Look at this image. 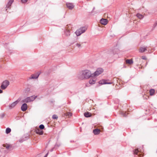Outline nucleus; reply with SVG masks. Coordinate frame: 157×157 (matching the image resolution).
<instances>
[{
    "mask_svg": "<svg viewBox=\"0 0 157 157\" xmlns=\"http://www.w3.org/2000/svg\"><path fill=\"white\" fill-rule=\"evenodd\" d=\"M92 77L90 71L87 69L82 70L77 75V77L80 80L87 79Z\"/></svg>",
    "mask_w": 157,
    "mask_h": 157,
    "instance_id": "nucleus-1",
    "label": "nucleus"
},
{
    "mask_svg": "<svg viewBox=\"0 0 157 157\" xmlns=\"http://www.w3.org/2000/svg\"><path fill=\"white\" fill-rule=\"evenodd\" d=\"M86 28L84 27H81L75 32V33L77 36H79L82 33H84L86 30Z\"/></svg>",
    "mask_w": 157,
    "mask_h": 157,
    "instance_id": "nucleus-2",
    "label": "nucleus"
},
{
    "mask_svg": "<svg viewBox=\"0 0 157 157\" xmlns=\"http://www.w3.org/2000/svg\"><path fill=\"white\" fill-rule=\"evenodd\" d=\"M37 97V96L35 95H33L29 97H28L24 99L23 102L28 103L33 101Z\"/></svg>",
    "mask_w": 157,
    "mask_h": 157,
    "instance_id": "nucleus-3",
    "label": "nucleus"
},
{
    "mask_svg": "<svg viewBox=\"0 0 157 157\" xmlns=\"http://www.w3.org/2000/svg\"><path fill=\"white\" fill-rule=\"evenodd\" d=\"M10 84L9 82L7 80L3 81L1 86V88L2 90H5L7 88Z\"/></svg>",
    "mask_w": 157,
    "mask_h": 157,
    "instance_id": "nucleus-4",
    "label": "nucleus"
},
{
    "mask_svg": "<svg viewBox=\"0 0 157 157\" xmlns=\"http://www.w3.org/2000/svg\"><path fill=\"white\" fill-rule=\"evenodd\" d=\"M103 71V70L101 68H98L94 74H92V77L96 76L101 74Z\"/></svg>",
    "mask_w": 157,
    "mask_h": 157,
    "instance_id": "nucleus-5",
    "label": "nucleus"
},
{
    "mask_svg": "<svg viewBox=\"0 0 157 157\" xmlns=\"http://www.w3.org/2000/svg\"><path fill=\"white\" fill-rule=\"evenodd\" d=\"M20 99H18L17 100L13 102L11 104H10L9 105V108L10 109H11L15 107L17 104L20 101Z\"/></svg>",
    "mask_w": 157,
    "mask_h": 157,
    "instance_id": "nucleus-6",
    "label": "nucleus"
},
{
    "mask_svg": "<svg viewBox=\"0 0 157 157\" xmlns=\"http://www.w3.org/2000/svg\"><path fill=\"white\" fill-rule=\"evenodd\" d=\"M27 104L26 103H24L21 106V109L22 111H25L27 109Z\"/></svg>",
    "mask_w": 157,
    "mask_h": 157,
    "instance_id": "nucleus-7",
    "label": "nucleus"
},
{
    "mask_svg": "<svg viewBox=\"0 0 157 157\" xmlns=\"http://www.w3.org/2000/svg\"><path fill=\"white\" fill-rule=\"evenodd\" d=\"M100 22L102 24L105 25L107 24L108 20L102 18L101 19Z\"/></svg>",
    "mask_w": 157,
    "mask_h": 157,
    "instance_id": "nucleus-8",
    "label": "nucleus"
},
{
    "mask_svg": "<svg viewBox=\"0 0 157 157\" xmlns=\"http://www.w3.org/2000/svg\"><path fill=\"white\" fill-rule=\"evenodd\" d=\"M67 7L69 9H72L74 7V6L72 3H67L66 4Z\"/></svg>",
    "mask_w": 157,
    "mask_h": 157,
    "instance_id": "nucleus-9",
    "label": "nucleus"
},
{
    "mask_svg": "<svg viewBox=\"0 0 157 157\" xmlns=\"http://www.w3.org/2000/svg\"><path fill=\"white\" fill-rule=\"evenodd\" d=\"M67 26L68 27V26L67 25ZM66 29L64 31V33L65 35L67 36H69L70 35V29H67V27H66Z\"/></svg>",
    "mask_w": 157,
    "mask_h": 157,
    "instance_id": "nucleus-10",
    "label": "nucleus"
},
{
    "mask_svg": "<svg viewBox=\"0 0 157 157\" xmlns=\"http://www.w3.org/2000/svg\"><path fill=\"white\" fill-rule=\"evenodd\" d=\"M40 73H38L36 74V75H31V77L30 78L34 79V78H38L39 75H40Z\"/></svg>",
    "mask_w": 157,
    "mask_h": 157,
    "instance_id": "nucleus-11",
    "label": "nucleus"
},
{
    "mask_svg": "<svg viewBox=\"0 0 157 157\" xmlns=\"http://www.w3.org/2000/svg\"><path fill=\"white\" fill-rule=\"evenodd\" d=\"M143 151V148H142V150L140 149V148L137 149H135L134 151V153L135 154L138 155V153L140 151L141 152H142Z\"/></svg>",
    "mask_w": 157,
    "mask_h": 157,
    "instance_id": "nucleus-12",
    "label": "nucleus"
},
{
    "mask_svg": "<svg viewBox=\"0 0 157 157\" xmlns=\"http://www.w3.org/2000/svg\"><path fill=\"white\" fill-rule=\"evenodd\" d=\"M112 83V82H106V81L105 80H103L99 82V83L101 84H111Z\"/></svg>",
    "mask_w": 157,
    "mask_h": 157,
    "instance_id": "nucleus-13",
    "label": "nucleus"
},
{
    "mask_svg": "<svg viewBox=\"0 0 157 157\" xmlns=\"http://www.w3.org/2000/svg\"><path fill=\"white\" fill-rule=\"evenodd\" d=\"M13 2V0H10L6 5V8H9L11 6Z\"/></svg>",
    "mask_w": 157,
    "mask_h": 157,
    "instance_id": "nucleus-14",
    "label": "nucleus"
},
{
    "mask_svg": "<svg viewBox=\"0 0 157 157\" xmlns=\"http://www.w3.org/2000/svg\"><path fill=\"white\" fill-rule=\"evenodd\" d=\"M147 47H141L140 49V52H143L147 50Z\"/></svg>",
    "mask_w": 157,
    "mask_h": 157,
    "instance_id": "nucleus-15",
    "label": "nucleus"
},
{
    "mask_svg": "<svg viewBox=\"0 0 157 157\" xmlns=\"http://www.w3.org/2000/svg\"><path fill=\"white\" fill-rule=\"evenodd\" d=\"M93 133L94 135H98L100 132V130L98 129H95L93 130Z\"/></svg>",
    "mask_w": 157,
    "mask_h": 157,
    "instance_id": "nucleus-16",
    "label": "nucleus"
},
{
    "mask_svg": "<svg viewBox=\"0 0 157 157\" xmlns=\"http://www.w3.org/2000/svg\"><path fill=\"white\" fill-rule=\"evenodd\" d=\"M84 116L86 117H89L91 116V114L88 112H85L84 113Z\"/></svg>",
    "mask_w": 157,
    "mask_h": 157,
    "instance_id": "nucleus-17",
    "label": "nucleus"
},
{
    "mask_svg": "<svg viewBox=\"0 0 157 157\" xmlns=\"http://www.w3.org/2000/svg\"><path fill=\"white\" fill-rule=\"evenodd\" d=\"M136 16L138 18L140 19H142L144 17V16L143 15L139 13L137 14Z\"/></svg>",
    "mask_w": 157,
    "mask_h": 157,
    "instance_id": "nucleus-18",
    "label": "nucleus"
},
{
    "mask_svg": "<svg viewBox=\"0 0 157 157\" xmlns=\"http://www.w3.org/2000/svg\"><path fill=\"white\" fill-rule=\"evenodd\" d=\"M95 81H96L95 79H91L89 80V83L90 84H93L95 83Z\"/></svg>",
    "mask_w": 157,
    "mask_h": 157,
    "instance_id": "nucleus-19",
    "label": "nucleus"
},
{
    "mask_svg": "<svg viewBox=\"0 0 157 157\" xmlns=\"http://www.w3.org/2000/svg\"><path fill=\"white\" fill-rule=\"evenodd\" d=\"M126 62L127 63H128L129 64H131L133 63V61L131 59H127L126 60Z\"/></svg>",
    "mask_w": 157,
    "mask_h": 157,
    "instance_id": "nucleus-20",
    "label": "nucleus"
},
{
    "mask_svg": "<svg viewBox=\"0 0 157 157\" xmlns=\"http://www.w3.org/2000/svg\"><path fill=\"white\" fill-rule=\"evenodd\" d=\"M155 90L153 89H151L149 90L150 94L151 95H153L155 93Z\"/></svg>",
    "mask_w": 157,
    "mask_h": 157,
    "instance_id": "nucleus-21",
    "label": "nucleus"
},
{
    "mask_svg": "<svg viewBox=\"0 0 157 157\" xmlns=\"http://www.w3.org/2000/svg\"><path fill=\"white\" fill-rule=\"evenodd\" d=\"M11 129L9 128H7L6 129V134H9L11 132Z\"/></svg>",
    "mask_w": 157,
    "mask_h": 157,
    "instance_id": "nucleus-22",
    "label": "nucleus"
},
{
    "mask_svg": "<svg viewBox=\"0 0 157 157\" xmlns=\"http://www.w3.org/2000/svg\"><path fill=\"white\" fill-rule=\"evenodd\" d=\"M36 133L42 135L43 134V132L42 131H40L39 129H38L36 131Z\"/></svg>",
    "mask_w": 157,
    "mask_h": 157,
    "instance_id": "nucleus-23",
    "label": "nucleus"
},
{
    "mask_svg": "<svg viewBox=\"0 0 157 157\" xmlns=\"http://www.w3.org/2000/svg\"><path fill=\"white\" fill-rule=\"evenodd\" d=\"M121 114L124 117H126L127 116V113L126 112L124 113L123 112H122L121 113Z\"/></svg>",
    "mask_w": 157,
    "mask_h": 157,
    "instance_id": "nucleus-24",
    "label": "nucleus"
},
{
    "mask_svg": "<svg viewBox=\"0 0 157 157\" xmlns=\"http://www.w3.org/2000/svg\"><path fill=\"white\" fill-rule=\"evenodd\" d=\"M39 127L40 129H43L44 128V126L43 124H40V125Z\"/></svg>",
    "mask_w": 157,
    "mask_h": 157,
    "instance_id": "nucleus-25",
    "label": "nucleus"
},
{
    "mask_svg": "<svg viewBox=\"0 0 157 157\" xmlns=\"http://www.w3.org/2000/svg\"><path fill=\"white\" fill-rule=\"evenodd\" d=\"M58 118V116L55 114L53 115L52 116V118L54 119H57Z\"/></svg>",
    "mask_w": 157,
    "mask_h": 157,
    "instance_id": "nucleus-26",
    "label": "nucleus"
},
{
    "mask_svg": "<svg viewBox=\"0 0 157 157\" xmlns=\"http://www.w3.org/2000/svg\"><path fill=\"white\" fill-rule=\"evenodd\" d=\"M83 42H82L81 44H79L77 43L76 44V45L77 46L78 48H80L81 47V44H83Z\"/></svg>",
    "mask_w": 157,
    "mask_h": 157,
    "instance_id": "nucleus-27",
    "label": "nucleus"
},
{
    "mask_svg": "<svg viewBox=\"0 0 157 157\" xmlns=\"http://www.w3.org/2000/svg\"><path fill=\"white\" fill-rule=\"evenodd\" d=\"M109 54H110L111 55H113L114 54H115V53H114L113 51H111L109 52Z\"/></svg>",
    "mask_w": 157,
    "mask_h": 157,
    "instance_id": "nucleus-28",
    "label": "nucleus"
},
{
    "mask_svg": "<svg viewBox=\"0 0 157 157\" xmlns=\"http://www.w3.org/2000/svg\"><path fill=\"white\" fill-rule=\"evenodd\" d=\"M5 116V114L4 113H2L0 114V117L2 118H3Z\"/></svg>",
    "mask_w": 157,
    "mask_h": 157,
    "instance_id": "nucleus-29",
    "label": "nucleus"
},
{
    "mask_svg": "<svg viewBox=\"0 0 157 157\" xmlns=\"http://www.w3.org/2000/svg\"><path fill=\"white\" fill-rule=\"evenodd\" d=\"M67 115L68 116H72V114L70 112H68L67 113Z\"/></svg>",
    "mask_w": 157,
    "mask_h": 157,
    "instance_id": "nucleus-30",
    "label": "nucleus"
},
{
    "mask_svg": "<svg viewBox=\"0 0 157 157\" xmlns=\"http://www.w3.org/2000/svg\"><path fill=\"white\" fill-rule=\"evenodd\" d=\"M21 2L23 3H26L28 1V0H21Z\"/></svg>",
    "mask_w": 157,
    "mask_h": 157,
    "instance_id": "nucleus-31",
    "label": "nucleus"
},
{
    "mask_svg": "<svg viewBox=\"0 0 157 157\" xmlns=\"http://www.w3.org/2000/svg\"><path fill=\"white\" fill-rule=\"evenodd\" d=\"M24 141V140H23L22 139H20L19 140V142H20V143H22L23 141Z\"/></svg>",
    "mask_w": 157,
    "mask_h": 157,
    "instance_id": "nucleus-32",
    "label": "nucleus"
},
{
    "mask_svg": "<svg viewBox=\"0 0 157 157\" xmlns=\"http://www.w3.org/2000/svg\"><path fill=\"white\" fill-rule=\"evenodd\" d=\"M9 147H10L9 145H7V146L6 147V148H7V149H9Z\"/></svg>",
    "mask_w": 157,
    "mask_h": 157,
    "instance_id": "nucleus-33",
    "label": "nucleus"
},
{
    "mask_svg": "<svg viewBox=\"0 0 157 157\" xmlns=\"http://www.w3.org/2000/svg\"><path fill=\"white\" fill-rule=\"evenodd\" d=\"M48 153H47L44 156V157H47L48 155Z\"/></svg>",
    "mask_w": 157,
    "mask_h": 157,
    "instance_id": "nucleus-34",
    "label": "nucleus"
},
{
    "mask_svg": "<svg viewBox=\"0 0 157 157\" xmlns=\"http://www.w3.org/2000/svg\"><path fill=\"white\" fill-rule=\"evenodd\" d=\"M3 92V91L2 90H1L0 89V94H1V93H2Z\"/></svg>",
    "mask_w": 157,
    "mask_h": 157,
    "instance_id": "nucleus-35",
    "label": "nucleus"
},
{
    "mask_svg": "<svg viewBox=\"0 0 157 157\" xmlns=\"http://www.w3.org/2000/svg\"><path fill=\"white\" fill-rule=\"evenodd\" d=\"M53 149H54V148H52V149L50 151H52L53 150Z\"/></svg>",
    "mask_w": 157,
    "mask_h": 157,
    "instance_id": "nucleus-36",
    "label": "nucleus"
},
{
    "mask_svg": "<svg viewBox=\"0 0 157 157\" xmlns=\"http://www.w3.org/2000/svg\"><path fill=\"white\" fill-rule=\"evenodd\" d=\"M142 59H145V57H143L142 58Z\"/></svg>",
    "mask_w": 157,
    "mask_h": 157,
    "instance_id": "nucleus-37",
    "label": "nucleus"
},
{
    "mask_svg": "<svg viewBox=\"0 0 157 157\" xmlns=\"http://www.w3.org/2000/svg\"><path fill=\"white\" fill-rule=\"evenodd\" d=\"M94 8L93 10H94Z\"/></svg>",
    "mask_w": 157,
    "mask_h": 157,
    "instance_id": "nucleus-38",
    "label": "nucleus"
},
{
    "mask_svg": "<svg viewBox=\"0 0 157 157\" xmlns=\"http://www.w3.org/2000/svg\"><path fill=\"white\" fill-rule=\"evenodd\" d=\"M157 153V151H156Z\"/></svg>",
    "mask_w": 157,
    "mask_h": 157,
    "instance_id": "nucleus-39",
    "label": "nucleus"
},
{
    "mask_svg": "<svg viewBox=\"0 0 157 157\" xmlns=\"http://www.w3.org/2000/svg\"><path fill=\"white\" fill-rule=\"evenodd\" d=\"M156 24H157V23Z\"/></svg>",
    "mask_w": 157,
    "mask_h": 157,
    "instance_id": "nucleus-40",
    "label": "nucleus"
}]
</instances>
